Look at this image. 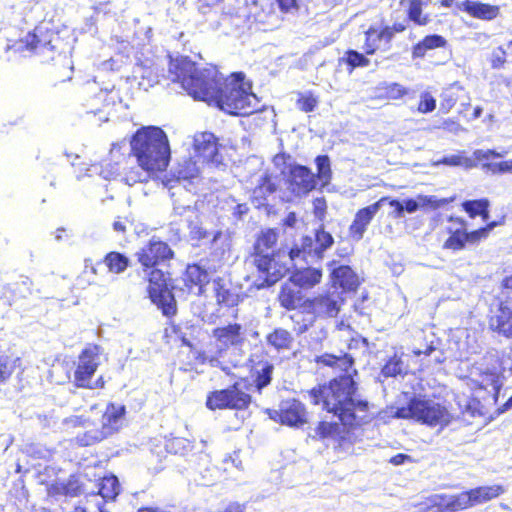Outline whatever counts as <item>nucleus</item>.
<instances>
[{
  "mask_svg": "<svg viewBox=\"0 0 512 512\" xmlns=\"http://www.w3.org/2000/svg\"><path fill=\"white\" fill-rule=\"evenodd\" d=\"M167 79L179 83L194 99L215 104L232 115H250L260 110L259 99L244 81L243 73H233L228 78L215 67L199 69L187 57L171 59Z\"/></svg>",
  "mask_w": 512,
  "mask_h": 512,
  "instance_id": "1",
  "label": "nucleus"
},
{
  "mask_svg": "<svg viewBox=\"0 0 512 512\" xmlns=\"http://www.w3.org/2000/svg\"><path fill=\"white\" fill-rule=\"evenodd\" d=\"M316 362L348 373L354 360L346 353L339 355L325 353L318 356ZM355 391L353 378L350 374H345L307 393L311 403L321 405L322 409L337 416L343 425L352 427L366 423L371 418L368 402L357 399Z\"/></svg>",
  "mask_w": 512,
  "mask_h": 512,
  "instance_id": "2",
  "label": "nucleus"
},
{
  "mask_svg": "<svg viewBox=\"0 0 512 512\" xmlns=\"http://www.w3.org/2000/svg\"><path fill=\"white\" fill-rule=\"evenodd\" d=\"M212 336L216 340L215 344H210L201 351L198 359L203 364L220 368L226 374H230L231 368L239 367L243 362L240 351L236 349L245 340L243 328L237 323L228 324L215 328Z\"/></svg>",
  "mask_w": 512,
  "mask_h": 512,
  "instance_id": "3",
  "label": "nucleus"
},
{
  "mask_svg": "<svg viewBox=\"0 0 512 512\" xmlns=\"http://www.w3.org/2000/svg\"><path fill=\"white\" fill-rule=\"evenodd\" d=\"M130 145L139 166L155 173L167 168L171 150L168 137L161 128L148 126L139 129L132 137Z\"/></svg>",
  "mask_w": 512,
  "mask_h": 512,
  "instance_id": "4",
  "label": "nucleus"
},
{
  "mask_svg": "<svg viewBox=\"0 0 512 512\" xmlns=\"http://www.w3.org/2000/svg\"><path fill=\"white\" fill-rule=\"evenodd\" d=\"M277 241V233L268 229L263 231L254 245L253 264L258 271L265 275L263 281L257 286H271L282 278L289 270L288 256L284 251L274 253L273 246Z\"/></svg>",
  "mask_w": 512,
  "mask_h": 512,
  "instance_id": "5",
  "label": "nucleus"
},
{
  "mask_svg": "<svg viewBox=\"0 0 512 512\" xmlns=\"http://www.w3.org/2000/svg\"><path fill=\"white\" fill-rule=\"evenodd\" d=\"M396 418L413 419L431 427L447 426L452 416L440 403L425 398H412L406 406L396 408Z\"/></svg>",
  "mask_w": 512,
  "mask_h": 512,
  "instance_id": "6",
  "label": "nucleus"
},
{
  "mask_svg": "<svg viewBox=\"0 0 512 512\" xmlns=\"http://www.w3.org/2000/svg\"><path fill=\"white\" fill-rule=\"evenodd\" d=\"M332 235L323 229L316 231L314 237L305 236L300 245H295L288 252L289 265L301 259L307 264H313L323 258V253L332 246Z\"/></svg>",
  "mask_w": 512,
  "mask_h": 512,
  "instance_id": "7",
  "label": "nucleus"
},
{
  "mask_svg": "<svg viewBox=\"0 0 512 512\" xmlns=\"http://www.w3.org/2000/svg\"><path fill=\"white\" fill-rule=\"evenodd\" d=\"M100 364V347L89 346L79 356L78 365L74 372V383L77 387L96 389L104 386L102 377L96 381L91 378Z\"/></svg>",
  "mask_w": 512,
  "mask_h": 512,
  "instance_id": "8",
  "label": "nucleus"
},
{
  "mask_svg": "<svg viewBox=\"0 0 512 512\" xmlns=\"http://www.w3.org/2000/svg\"><path fill=\"white\" fill-rule=\"evenodd\" d=\"M251 403V396L240 388L239 383L227 389L216 390L207 396L206 405L211 410L235 409L244 410Z\"/></svg>",
  "mask_w": 512,
  "mask_h": 512,
  "instance_id": "9",
  "label": "nucleus"
},
{
  "mask_svg": "<svg viewBox=\"0 0 512 512\" xmlns=\"http://www.w3.org/2000/svg\"><path fill=\"white\" fill-rule=\"evenodd\" d=\"M147 291L151 301L162 310L165 316L170 317L176 313L175 298L168 289L165 276L161 270L154 269L151 271Z\"/></svg>",
  "mask_w": 512,
  "mask_h": 512,
  "instance_id": "10",
  "label": "nucleus"
},
{
  "mask_svg": "<svg viewBox=\"0 0 512 512\" xmlns=\"http://www.w3.org/2000/svg\"><path fill=\"white\" fill-rule=\"evenodd\" d=\"M503 300L496 315L490 319V327L512 339V275L503 280Z\"/></svg>",
  "mask_w": 512,
  "mask_h": 512,
  "instance_id": "11",
  "label": "nucleus"
},
{
  "mask_svg": "<svg viewBox=\"0 0 512 512\" xmlns=\"http://www.w3.org/2000/svg\"><path fill=\"white\" fill-rule=\"evenodd\" d=\"M346 425L329 422H319L314 428V434H310L313 438L327 440L328 445L333 444L335 449L348 452L352 447V435L346 430Z\"/></svg>",
  "mask_w": 512,
  "mask_h": 512,
  "instance_id": "12",
  "label": "nucleus"
},
{
  "mask_svg": "<svg viewBox=\"0 0 512 512\" xmlns=\"http://www.w3.org/2000/svg\"><path fill=\"white\" fill-rule=\"evenodd\" d=\"M251 366V377L258 392L271 383L274 371V365L268 360L266 352L262 349H256L249 357Z\"/></svg>",
  "mask_w": 512,
  "mask_h": 512,
  "instance_id": "13",
  "label": "nucleus"
},
{
  "mask_svg": "<svg viewBox=\"0 0 512 512\" xmlns=\"http://www.w3.org/2000/svg\"><path fill=\"white\" fill-rule=\"evenodd\" d=\"M317 185L316 175L306 166L293 165L288 176V189L296 196H304Z\"/></svg>",
  "mask_w": 512,
  "mask_h": 512,
  "instance_id": "14",
  "label": "nucleus"
},
{
  "mask_svg": "<svg viewBox=\"0 0 512 512\" xmlns=\"http://www.w3.org/2000/svg\"><path fill=\"white\" fill-rule=\"evenodd\" d=\"M137 256L138 261L149 268L171 259L173 252L165 242L152 239L137 253Z\"/></svg>",
  "mask_w": 512,
  "mask_h": 512,
  "instance_id": "15",
  "label": "nucleus"
},
{
  "mask_svg": "<svg viewBox=\"0 0 512 512\" xmlns=\"http://www.w3.org/2000/svg\"><path fill=\"white\" fill-rule=\"evenodd\" d=\"M274 415L280 418L282 424L299 427L307 422V412L305 406L296 399H286L280 403L279 411H274Z\"/></svg>",
  "mask_w": 512,
  "mask_h": 512,
  "instance_id": "16",
  "label": "nucleus"
},
{
  "mask_svg": "<svg viewBox=\"0 0 512 512\" xmlns=\"http://www.w3.org/2000/svg\"><path fill=\"white\" fill-rule=\"evenodd\" d=\"M343 304L341 294L334 290L310 301L309 307L318 317H335Z\"/></svg>",
  "mask_w": 512,
  "mask_h": 512,
  "instance_id": "17",
  "label": "nucleus"
},
{
  "mask_svg": "<svg viewBox=\"0 0 512 512\" xmlns=\"http://www.w3.org/2000/svg\"><path fill=\"white\" fill-rule=\"evenodd\" d=\"M388 198L383 197L379 201L360 209L350 225V234L357 240L362 239L368 225Z\"/></svg>",
  "mask_w": 512,
  "mask_h": 512,
  "instance_id": "18",
  "label": "nucleus"
},
{
  "mask_svg": "<svg viewBox=\"0 0 512 512\" xmlns=\"http://www.w3.org/2000/svg\"><path fill=\"white\" fill-rule=\"evenodd\" d=\"M126 408L121 404L110 403L102 416L101 429L107 437L118 432L124 423Z\"/></svg>",
  "mask_w": 512,
  "mask_h": 512,
  "instance_id": "19",
  "label": "nucleus"
},
{
  "mask_svg": "<svg viewBox=\"0 0 512 512\" xmlns=\"http://www.w3.org/2000/svg\"><path fill=\"white\" fill-rule=\"evenodd\" d=\"M194 149L198 157L204 161L218 163V144L210 132H202L194 136Z\"/></svg>",
  "mask_w": 512,
  "mask_h": 512,
  "instance_id": "20",
  "label": "nucleus"
},
{
  "mask_svg": "<svg viewBox=\"0 0 512 512\" xmlns=\"http://www.w3.org/2000/svg\"><path fill=\"white\" fill-rule=\"evenodd\" d=\"M32 281L28 277H22L19 281L4 285L1 290L0 300L7 306H11L19 299L31 294Z\"/></svg>",
  "mask_w": 512,
  "mask_h": 512,
  "instance_id": "21",
  "label": "nucleus"
},
{
  "mask_svg": "<svg viewBox=\"0 0 512 512\" xmlns=\"http://www.w3.org/2000/svg\"><path fill=\"white\" fill-rule=\"evenodd\" d=\"M431 502L439 509L449 512H455L472 507L469 491L451 496L436 495L431 499Z\"/></svg>",
  "mask_w": 512,
  "mask_h": 512,
  "instance_id": "22",
  "label": "nucleus"
},
{
  "mask_svg": "<svg viewBox=\"0 0 512 512\" xmlns=\"http://www.w3.org/2000/svg\"><path fill=\"white\" fill-rule=\"evenodd\" d=\"M65 422L68 425L83 426L86 428V430L83 433H78L76 436V442L81 446L93 445L107 438L106 434H104L101 428L88 429L89 425L87 424V421L82 419V417L74 416L69 419H66Z\"/></svg>",
  "mask_w": 512,
  "mask_h": 512,
  "instance_id": "23",
  "label": "nucleus"
},
{
  "mask_svg": "<svg viewBox=\"0 0 512 512\" xmlns=\"http://www.w3.org/2000/svg\"><path fill=\"white\" fill-rule=\"evenodd\" d=\"M462 9L471 16L483 20L495 19L499 14V6L466 0L462 3Z\"/></svg>",
  "mask_w": 512,
  "mask_h": 512,
  "instance_id": "24",
  "label": "nucleus"
},
{
  "mask_svg": "<svg viewBox=\"0 0 512 512\" xmlns=\"http://www.w3.org/2000/svg\"><path fill=\"white\" fill-rule=\"evenodd\" d=\"M321 278V270L309 267L294 272L290 277V281L301 290V288H312L320 282Z\"/></svg>",
  "mask_w": 512,
  "mask_h": 512,
  "instance_id": "25",
  "label": "nucleus"
},
{
  "mask_svg": "<svg viewBox=\"0 0 512 512\" xmlns=\"http://www.w3.org/2000/svg\"><path fill=\"white\" fill-rule=\"evenodd\" d=\"M335 284L344 290H355L359 285V278L349 266H339L331 272Z\"/></svg>",
  "mask_w": 512,
  "mask_h": 512,
  "instance_id": "26",
  "label": "nucleus"
},
{
  "mask_svg": "<svg viewBox=\"0 0 512 512\" xmlns=\"http://www.w3.org/2000/svg\"><path fill=\"white\" fill-rule=\"evenodd\" d=\"M276 183L267 171L260 172L256 177V186L253 189V197L258 201L259 205L263 204V200L268 195L276 191Z\"/></svg>",
  "mask_w": 512,
  "mask_h": 512,
  "instance_id": "27",
  "label": "nucleus"
},
{
  "mask_svg": "<svg viewBox=\"0 0 512 512\" xmlns=\"http://www.w3.org/2000/svg\"><path fill=\"white\" fill-rule=\"evenodd\" d=\"M302 298L301 290L291 281L282 286L279 294L280 304L288 310H293L299 307L301 305Z\"/></svg>",
  "mask_w": 512,
  "mask_h": 512,
  "instance_id": "28",
  "label": "nucleus"
},
{
  "mask_svg": "<svg viewBox=\"0 0 512 512\" xmlns=\"http://www.w3.org/2000/svg\"><path fill=\"white\" fill-rule=\"evenodd\" d=\"M212 285L219 304H223L228 307H233L238 304L239 295L228 288L227 283L223 279H214Z\"/></svg>",
  "mask_w": 512,
  "mask_h": 512,
  "instance_id": "29",
  "label": "nucleus"
},
{
  "mask_svg": "<svg viewBox=\"0 0 512 512\" xmlns=\"http://www.w3.org/2000/svg\"><path fill=\"white\" fill-rule=\"evenodd\" d=\"M505 489L501 485L483 486L469 491L472 506L490 501L503 494Z\"/></svg>",
  "mask_w": 512,
  "mask_h": 512,
  "instance_id": "30",
  "label": "nucleus"
},
{
  "mask_svg": "<svg viewBox=\"0 0 512 512\" xmlns=\"http://www.w3.org/2000/svg\"><path fill=\"white\" fill-rule=\"evenodd\" d=\"M447 41L440 35H429L426 36L422 41L417 43L412 50V56L414 58H422L426 52L432 49L445 47Z\"/></svg>",
  "mask_w": 512,
  "mask_h": 512,
  "instance_id": "31",
  "label": "nucleus"
},
{
  "mask_svg": "<svg viewBox=\"0 0 512 512\" xmlns=\"http://www.w3.org/2000/svg\"><path fill=\"white\" fill-rule=\"evenodd\" d=\"M154 173L151 169H146L138 164L137 166L126 168L121 181L128 186H133L136 183L148 181Z\"/></svg>",
  "mask_w": 512,
  "mask_h": 512,
  "instance_id": "32",
  "label": "nucleus"
},
{
  "mask_svg": "<svg viewBox=\"0 0 512 512\" xmlns=\"http://www.w3.org/2000/svg\"><path fill=\"white\" fill-rule=\"evenodd\" d=\"M266 341L278 351L286 350L290 349L293 336L289 331L283 328H277L266 336Z\"/></svg>",
  "mask_w": 512,
  "mask_h": 512,
  "instance_id": "33",
  "label": "nucleus"
},
{
  "mask_svg": "<svg viewBox=\"0 0 512 512\" xmlns=\"http://www.w3.org/2000/svg\"><path fill=\"white\" fill-rule=\"evenodd\" d=\"M445 203V200H438L435 196L419 195L417 199H408L403 202L404 211L408 213L416 212L420 207L438 208Z\"/></svg>",
  "mask_w": 512,
  "mask_h": 512,
  "instance_id": "34",
  "label": "nucleus"
},
{
  "mask_svg": "<svg viewBox=\"0 0 512 512\" xmlns=\"http://www.w3.org/2000/svg\"><path fill=\"white\" fill-rule=\"evenodd\" d=\"M200 168L192 158L182 160L177 164L174 175L178 180H189L199 175Z\"/></svg>",
  "mask_w": 512,
  "mask_h": 512,
  "instance_id": "35",
  "label": "nucleus"
},
{
  "mask_svg": "<svg viewBox=\"0 0 512 512\" xmlns=\"http://www.w3.org/2000/svg\"><path fill=\"white\" fill-rule=\"evenodd\" d=\"M186 281L199 286V293L202 292L203 286L209 283L208 272L199 265H189L185 273Z\"/></svg>",
  "mask_w": 512,
  "mask_h": 512,
  "instance_id": "36",
  "label": "nucleus"
},
{
  "mask_svg": "<svg viewBox=\"0 0 512 512\" xmlns=\"http://www.w3.org/2000/svg\"><path fill=\"white\" fill-rule=\"evenodd\" d=\"M462 206L471 218L478 215H480L484 221H487L489 218V201L487 199L465 201Z\"/></svg>",
  "mask_w": 512,
  "mask_h": 512,
  "instance_id": "37",
  "label": "nucleus"
},
{
  "mask_svg": "<svg viewBox=\"0 0 512 512\" xmlns=\"http://www.w3.org/2000/svg\"><path fill=\"white\" fill-rule=\"evenodd\" d=\"M427 1L425 0H410L408 7V17L415 24L424 26L430 22V17L428 14L422 13L423 5H426Z\"/></svg>",
  "mask_w": 512,
  "mask_h": 512,
  "instance_id": "38",
  "label": "nucleus"
},
{
  "mask_svg": "<svg viewBox=\"0 0 512 512\" xmlns=\"http://www.w3.org/2000/svg\"><path fill=\"white\" fill-rule=\"evenodd\" d=\"M104 263L110 272L120 274L127 269L129 259L118 252H110L105 256Z\"/></svg>",
  "mask_w": 512,
  "mask_h": 512,
  "instance_id": "39",
  "label": "nucleus"
},
{
  "mask_svg": "<svg viewBox=\"0 0 512 512\" xmlns=\"http://www.w3.org/2000/svg\"><path fill=\"white\" fill-rule=\"evenodd\" d=\"M119 482L117 477L111 475L103 477L99 484L98 493L107 500H113L119 494Z\"/></svg>",
  "mask_w": 512,
  "mask_h": 512,
  "instance_id": "40",
  "label": "nucleus"
},
{
  "mask_svg": "<svg viewBox=\"0 0 512 512\" xmlns=\"http://www.w3.org/2000/svg\"><path fill=\"white\" fill-rule=\"evenodd\" d=\"M441 164L453 167H464L465 169H471L476 166V163L472 159L462 154L445 156L442 159L433 163L434 166H438Z\"/></svg>",
  "mask_w": 512,
  "mask_h": 512,
  "instance_id": "41",
  "label": "nucleus"
},
{
  "mask_svg": "<svg viewBox=\"0 0 512 512\" xmlns=\"http://www.w3.org/2000/svg\"><path fill=\"white\" fill-rule=\"evenodd\" d=\"M37 29L34 33H29L24 40L21 41L22 44H25V47L29 50H37L42 52L44 50H51L53 46L51 44V40H42L39 38L37 34Z\"/></svg>",
  "mask_w": 512,
  "mask_h": 512,
  "instance_id": "42",
  "label": "nucleus"
},
{
  "mask_svg": "<svg viewBox=\"0 0 512 512\" xmlns=\"http://www.w3.org/2000/svg\"><path fill=\"white\" fill-rule=\"evenodd\" d=\"M467 243V232L465 228H459L451 232L450 237L445 241L443 247L454 251L461 250Z\"/></svg>",
  "mask_w": 512,
  "mask_h": 512,
  "instance_id": "43",
  "label": "nucleus"
},
{
  "mask_svg": "<svg viewBox=\"0 0 512 512\" xmlns=\"http://www.w3.org/2000/svg\"><path fill=\"white\" fill-rule=\"evenodd\" d=\"M54 489L57 493L69 497H76L82 493V486L75 477H71L66 483H58Z\"/></svg>",
  "mask_w": 512,
  "mask_h": 512,
  "instance_id": "44",
  "label": "nucleus"
},
{
  "mask_svg": "<svg viewBox=\"0 0 512 512\" xmlns=\"http://www.w3.org/2000/svg\"><path fill=\"white\" fill-rule=\"evenodd\" d=\"M480 386V388L488 390L491 388V391L497 393L500 388V380L499 376L494 370H487L483 374L480 375V379L476 380Z\"/></svg>",
  "mask_w": 512,
  "mask_h": 512,
  "instance_id": "45",
  "label": "nucleus"
},
{
  "mask_svg": "<svg viewBox=\"0 0 512 512\" xmlns=\"http://www.w3.org/2000/svg\"><path fill=\"white\" fill-rule=\"evenodd\" d=\"M317 165V175L316 180L322 181L323 184H327L331 179V168H330V160L326 155L317 156L315 159Z\"/></svg>",
  "mask_w": 512,
  "mask_h": 512,
  "instance_id": "46",
  "label": "nucleus"
},
{
  "mask_svg": "<svg viewBox=\"0 0 512 512\" xmlns=\"http://www.w3.org/2000/svg\"><path fill=\"white\" fill-rule=\"evenodd\" d=\"M318 98L311 92L299 93V98L296 101L298 109L303 112H312L318 105Z\"/></svg>",
  "mask_w": 512,
  "mask_h": 512,
  "instance_id": "47",
  "label": "nucleus"
},
{
  "mask_svg": "<svg viewBox=\"0 0 512 512\" xmlns=\"http://www.w3.org/2000/svg\"><path fill=\"white\" fill-rule=\"evenodd\" d=\"M403 368V361L395 356L384 365V367L381 370V375L385 378L396 377L397 375L402 374Z\"/></svg>",
  "mask_w": 512,
  "mask_h": 512,
  "instance_id": "48",
  "label": "nucleus"
},
{
  "mask_svg": "<svg viewBox=\"0 0 512 512\" xmlns=\"http://www.w3.org/2000/svg\"><path fill=\"white\" fill-rule=\"evenodd\" d=\"M382 45V40L379 37L378 30L375 28H370L366 32V41H365V52L367 54L374 53L377 49H379Z\"/></svg>",
  "mask_w": 512,
  "mask_h": 512,
  "instance_id": "49",
  "label": "nucleus"
},
{
  "mask_svg": "<svg viewBox=\"0 0 512 512\" xmlns=\"http://www.w3.org/2000/svg\"><path fill=\"white\" fill-rule=\"evenodd\" d=\"M134 72L139 75L142 80H147L149 86H153L154 84H158L160 82V75L158 71L152 67L140 65L135 69Z\"/></svg>",
  "mask_w": 512,
  "mask_h": 512,
  "instance_id": "50",
  "label": "nucleus"
},
{
  "mask_svg": "<svg viewBox=\"0 0 512 512\" xmlns=\"http://www.w3.org/2000/svg\"><path fill=\"white\" fill-rule=\"evenodd\" d=\"M496 226L495 222H492L488 224L484 228H480L478 230H475L473 232L468 233L467 232V243H477L483 238H486L488 236V233Z\"/></svg>",
  "mask_w": 512,
  "mask_h": 512,
  "instance_id": "51",
  "label": "nucleus"
},
{
  "mask_svg": "<svg viewBox=\"0 0 512 512\" xmlns=\"http://www.w3.org/2000/svg\"><path fill=\"white\" fill-rule=\"evenodd\" d=\"M26 452L34 458L49 459L52 456V451L38 444H31L27 446Z\"/></svg>",
  "mask_w": 512,
  "mask_h": 512,
  "instance_id": "52",
  "label": "nucleus"
},
{
  "mask_svg": "<svg viewBox=\"0 0 512 512\" xmlns=\"http://www.w3.org/2000/svg\"><path fill=\"white\" fill-rule=\"evenodd\" d=\"M347 63L352 67H365L369 65V60L363 54L351 50L347 52Z\"/></svg>",
  "mask_w": 512,
  "mask_h": 512,
  "instance_id": "53",
  "label": "nucleus"
},
{
  "mask_svg": "<svg viewBox=\"0 0 512 512\" xmlns=\"http://www.w3.org/2000/svg\"><path fill=\"white\" fill-rule=\"evenodd\" d=\"M436 108V100L429 93H423L421 95V100L418 106V110L421 113L432 112Z\"/></svg>",
  "mask_w": 512,
  "mask_h": 512,
  "instance_id": "54",
  "label": "nucleus"
},
{
  "mask_svg": "<svg viewBox=\"0 0 512 512\" xmlns=\"http://www.w3.org/2000/svg\"><path fill=\"white\" fill-rule=\"evenodd\" d=\"M173 213L179 216L186 215L189 220L195 216V210L190 204L180 203L178 200L174 201Z\"/></svg>",
  "mask_w": 512,
  "mask_h": 512,
  "instance_id": "55",
  "label": "nucleus"
},
{
  "mask_svg": "<svg viewBox=\"0 0 512 512\" xmlns=\"http://www.w3.org/2000/svg\"><path fill=\"white\" fill-rule=\"evenodd\" d=\"M188 221V227L190 229V237L192 239H196V240H202V239H206L210 236V234L205 230L203 229L200 225H198L197 223H194L193 221L187 219Z\"/></svg>",
  "mask_w": 512,
  "mask_h": 512,
  "instance_id": "56",
  "label": "nucleus"
},
{
  "mask_svg": "<svg viewBox=\"0 0 512 512\" xmlns=\"http://www.w3.org/2000/svg\"><path fill=\"white\" fill-rule=\"evenodd\" d=\"M407 93V89L398 83H392L387 87V96L390 99H400Z\"/></svg>",
  "mask_w": 512,
  "mask_h": 512,
  "instance_id": "57",
  "label": "nucleus"
},
{
  "mask_svg": "<svg viewBox=\"0 0 512 512\" xmlns=\"http://www.w3.org/2000/svg\"><path fill=\"white\" fill-rule=\"evenodd\" d=\"M13 372V365L5 356H0V381L7 379Z\"/></svg>",
  "mask_w": 512,
  "mask_h": 512,
  "instance_id": "58",
  "label": "nucleus"
},
{
  "mask_svg": "<svg viewBox=\"0 0 512 512\" xmlns=\"http://www.w3.org/2000/svg\"><path fill=\"white\" fill-rule=\"evenodd\" d=\"M436 350V346L434 344V341L431 340L429 342H427L424 346L422 347H414L412 352L415 356H420V355H426V356H429L433 351Z\"/></svg>",
  "mask_w": 512,
  "mask_h": 512,
  "instance_id": "59",
  "label": "nucleus"
},
{
  "mask_svg": "<svg viewBox=\"0 0 512 512\" xmlns=\"http://www.w3.org/2000/svg\"><path fill=\"white\" fill-rule=\"evenodd\" d=\"M505 63V51L499 48L492 55V67L500 68Z\"/></svg>",
  "mask_w": 512,
  "mask_h": 512,
  "instance_id": "60",
  "label": "nucleus"
},
{
  "mask_svg": "<svg viewBox=\"0 0 512 512\" xmlns=\"http://www.w3.org/2000/svg\"><path fill=\"white\" fill-rule=\"evenodd\" d=\"M313 206H314L315 215L319 218H322L324 216L325 210H326L325 199L324 198H316L313 201Z\"/></svg>",
  "mask_w": 512,
  "mask_h": 512,
  "instance_id": "61",
  "label": "nucleus"
},
{
  "mask_svg": "<svg viewBox=\"0 0 512 512\" xmlns=\"http://www.w3.org/2000/svg\"><path fill=\"white\" fill-rule=\"evenodd\" d=\"M474 156L476 160L482 161L485 159H489L490 157H501L502 155L495 152L494 150H476L474 151Z\"/></svg>",
  "mask_w": 512,
  "mask_h": 512,
  "instance_id": "62",
  "label": "nucleus"
},
{
  "mask_svg": "<svg viewBox=\"0 0 512 512\" xmlns=\"http://www.w3.org/2000/svg\"><path fill=\"white\" fill-rule=\"evenodd\" d=\"M493 166V171H498L501 173H512V159L496 163Z\"/></svg>",
  "mask_w": 512,
  "mask_h": 512,
  "instance_id": "63",
  "label": "nucleus"
},
{
  "mask_svg": "<svg viewBox=\"0 0 512 512\" xmlns=\"http://www.w3.org/2000/svg\"><path fill=\"white\" fill-rule=\"evenodd\" d=\"M223 512H247V507L245 504L232 502L225 507Z\"/></svg>",
  "mask_w": 512,
  "mask_h": 512,
  "instance_id": "64",
  "label": "nucleus"
}]
</instances>
